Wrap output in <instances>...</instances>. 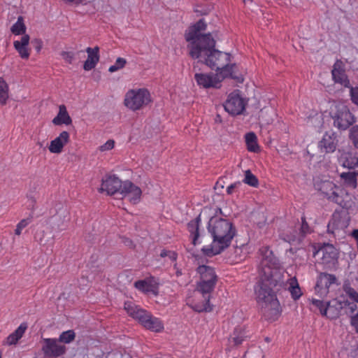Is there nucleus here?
<instances>
[{"label":"nucleus","instance_id":"1","mask_svg":"<svg viewBox=\"0 0 358 358\" xmlns=\"http://www.w3.org/2000/svg\"><path fill=\"white\" fill-rule=\"evenodd\" d=\"M206 27L205 20L201 19L186 30L185 38L189 56L193 59H203L208 67L223 76L222 78L232 77L236 65L230 64V54L215 49L216 42L212 35L201 34Z\"/></svg>","mask_w":358,"mask_h":358},{"label":"nucleus","instance_id":"2","mask_svg":"<svg viewBox=\"0 0 358 358\" xmlns=\"http://www.w3.org/2000/svg\"><path fill=\"white\" fill-rule=\"evenodd\" d=\"M280 283V274L277 270H260L254 287L257 304L266 320L275 321L281 310L275 288Z\"/></svg>","mask_w":358,"mask_h":358},{"label":"nucleus","instance_id":"3","mask_svg":"<svg viewBox=\"0 0 358 358\" xmlns=\"http://www.w3.org/2000/svg\"><path fill=\"white\" fill-rule=\"evenodd\" d=\"M208 229L213 237V241L210 245L202 249L208 256L218 255L227 248L236 231L231 222L217 217H212L210 220Z\"/></svg>","mask_w":358,"mask_h":358},{"label":"nucleus","instance_id":"4","mask_svg":"<svg viewBox=\"0 0 358 358\" xmlns=\"http://www.w3.org/2000/svg\"><path fill=\"white\" fill-rule=\"evenodd\" d=\"M199 279L196 281L195 292L201 295L202 301L194 302L189 299L187 303L191 308L198 312H211L213 306L210 301L212 297V293L215 289L217 282L218 277L214 270H199Z\"/></svg>","mask_w":358,"mask_h":358},{"label":"nucleus","instance_id":"5","mask_svg":"<svg viewBox=\"0 0 358 358\" xmlns=\"http://www.w3.org/2000/svg\"><path fill=\"white\" fill-rule=\"evenodd\" d=\"M152 96L150 91L145 87L129 90L124 95V105L131 111H137L148 106Z\"/></svg>","mask_w":358,"mask_h":358},{"label":"nucleus","instance_id":"6","mask_svg":"<svg viewBox=\"0 0 358 358\" xmlns=\"http://www.w3.org/2000/svg\"><path fill=\"white\" fill-rule=\"evenodd\" d=\"M311 304L315 309L319 310L320 314L327 316L330 319H334L340 315V310L347 306V302L342 301L337 299H333L328 302L322 300L313 299Z\"/></svg>","mask_w":358,"mask_h":358},{"label":"nucleus","instance_id":"7","mask_svg":"<svg viewBox=\"0 0 358 358\" xmlns=\"http://www.w3.org/2000/svg\"><path fill=\"white\" fill-rule=\"evenodd\" d=\"M315 187L320 191L328 200L334 202L340 206L344 201V190L337 186L332 181L322 180L315 183Z\"/></svg>","mask_w":358,"mask_h":358},{"label":"nucleus","instance_id":"8","mask_svg":"<svg viewBox=\"0 0 358 358\" xmlns=\"http://www.w3.org/2000/svg\"><path fill=\"white\" fill-rule=\"evenodd\" d=\"M334 125L340 129H346L355 122V116L344 104L339 103L334 106L331 112Z\"/></svg>","mask_w":358,"mask_h":358},{"label":"nucleus","instance_id":"9","mask_svg":"<svg viewBox=\"0 0 358 358\" xmlns=\"http://www.w3.org/2000/svg\"><path fill=\"white\" fill-rule=\"evenodd\" d=\"M313 256H321L322 264L328 267L334 266L337 260L338 252L337 249L329 243H324L313 245Z\"/></svg>","mask_w":358,"mask_h":358},{"label":"nucleus","instance_id":"10","mask_svg":"<svg viewBox=\"0 0 358 358\" xmlns=\"http://www.w3.org/2000/svg\"><path fill=\"white\" fill-rule=\"evenodd\" d=\"M220 73H197L194 75L196 84L202 88H220L221 82L225 78Z\"/></svg>","mask_w":358,"mask_h":358},{"label":"nucleus","instance_id":"11","mask_svg":"<svg viewBox=\"0 0 358 358\" xmlns=\"http://www.w3.org/2000/svg\"><path fill=\"white\" fill-rule=\"evenodd\" d=\"M338 285L335 275L327 273H321L317 278L315 286V294L321 298L325 297L329 292L331 286Z\"/></svg>","mask_w":358,"mask_h":358},{"label":"nucleus","instance_id":"12","mask_svg":"<svg viewBox=\"0 0 358 358\" xmlns=\"http://www.w3.org/2000/svg\"><path fill=\"white\" fill-rule=\"evenodd\" d=\"M123 182L115 175H106L102 178L99 192L101 193L106 192L108 195H114L116 193L120 194Z\"/></svg>","mask_w":358,"mask_h":358},{"label":"nucleus","instance_id":"13","mask_svg":"<svg viewBox=\"0 0 358 358\" xmlns=\"http://www.w3.org/2000/svg\"><path fill=\"white\" fill-rule=\"evenodd\" d=\"M245 107V103L243 99L236 92L229 94L224 104L225 110L232 115L241 114Z\"/></svg>","mask_w":358,"mask_h":358},{"label":"nucleus","instance_id":"14","mask_svg":"<svg viewBox=\"0 0 358 358\" xmlns=\"http://www.w3.org/2000/svg\"><path fill=\"white\" fill-rule=\"evenodd\" d=\"M134 286L144 294L157 296L159 294V282L157 279L152 276L136 281Z\"/></svg>","mask_w":358,"mask_h":358},{"label":"nucleus","instance_id":"15","mask_svg":"<svg viewBox=\"0 0 358 358\" xmlns=\"http://www.w3.org/2000/svg\"><path fill=\"white\" fill-rule=\"evenodd\" d=\"M120 194L133 204L138 203L141 199V189L129 180L124 181Z\"/></svg>","mask_w":358,"mask_h":358},{"label":"nucleus","instance_id":"16","mask_svg":"<svg viewBox=\"0 0 358 358\" xmlns=\"http://www.w3.org/2000/svg\"><path fill=\"white\" fill-rule=\"evenodd\" d=\"M261 256L259 268H280V261L268 246L259 249Z\"/></svg>","mask_w":358,"mask_h":358},{"label":"nucleus","instance_id":"17","mask_svg":"<svg viewBox=\"0 0 358 358\" xmlns=\"http://www.w3.org/2000/svg\"><path fill=\"white\" fill-rule=\"evenodd\" d=\"M331 75L334 81L340 84L344 87H350V83L345 73V64L340 60L337 59L333 66Z\"/></svg>","mask_w":358,"mask_h":358},{"label":"nucleus","instance_id":"18","mask_svg":"<svg viewBox=\"0 0 358 358\" xmlns=\"http://www.w3.org/2000/svg\"><path fill=\"white\" fill-rule=\"evenodd\" d=\"M124 308L130 317L137 320L141 325L150 313L130 301L124 302Z\"/></svg>","mask_w":358,"mask_h":358},{"label":"nucleus","instance_id":"19","mask_svg":"<svg viewBox=\"0 0 358 358\" xmlns=\"http://www.w3.org/2000/svg\"><path fill=\"white\" fill-rule=\"evenodd\" d=\"M350 218L345 213H334L328 224V231L334 233L336 230L345 229L349 224Z\"/></svg>","mask_w":358,"mask_h":358},{"label":"nucleus","instance_id":"20","mask_svg":"<svg viewBox=\"0 0 358 358\" xmlns=\"http://www.w3.org/2000/svg\"><path fill=\"white\" fill-rule=\"evenodd\" d=\"M338 140L334 132H326L319 142V148L322 152H334L337 147Z\"/></svg>","mask_w":358,"mask_h":358},{"label":"nucleus","instance_id":"21","mask_svg":"<svg viewBox=\"0 0 358 358\" xmlns=\"http://www.w3.org/2000/svg\"><path fill=\"white\" fill-rule=\"evenodd\" d=\"M69 133L66 131H63L57 137L50 141L48 150L51 153L59 154L63 151L64 147L69 142Z\"/></svg>","mask_w":358,"mask_h":358},{"label":"nucleus","instance_id":"22","mask_svg":"<svg viewBox=\"0 0 358 358\" xmlns=\"http://www.w3.org/2000/svg\"><path fill=\"white\" fill-rule=\"evenodd\" d=\"M30 37L28 34H24L20 39L14 41L13 47L22 59H28L31 49L29 48Z\"/></svg>","mask_w":358,"mask_h":358},{"label":"nucleus","instance_id":"23","mask_svg":"<svg viewBox=\"0 0 358 358\" xmlns=\"http://www.w3.org/2000/svg\"><path fill=\"white\" fill-rule=\"evenodd\" d=\"M45 345L43 348V350L46 355L58 357L65 353L66 347L59 344L56 339L46 338L45 339Z\"/></svg>","mask_w":358,"mask_h":358},{"label":"nucleus","instance_id":"24","mask_svg":"<svg viewBox=\"0 0 358 358\" xmlns=\"http://www.w3.org/2000/svg\"><path fill=\"white\" fill-rule=\"evenodd\" d=\"M341 155L338 157L339 164L349 169H355L358 165V157L351 151L339 150Z\"/></svg>","mask_w":358,"mask_h":358},{"label":"nucleus","instance_id":"25","mask_svg":"<svg viewBox=\"0 0 358 358\" xmlns=\"http://www.w3.org/2000/svg\"><path fill=\"white\" fill-rule=\"evenodd\" d=\"M86 52L87 53V58L84 63L83 69L85 71H90L93 69L99 61V48L96 46L94 48H87Z\"/></svg>","mask_w":358,"mask_h":358},{"label":"nucleus","instance_id":"26","mask_svg":"<svg viewBox=\"0 0 358 358\" xmlns=\"http://www.w3.org/2000/svg\"><path fill=\"white\" fill-rule=\"evenodd\" d=\"M248 337L246 329L242 327L234 329L229 338V343L232 346H238Z\"/></svg>","mask_w":358,"mask_h":358},{"label":"nucleus","instance_id":"27","mask_svg":"<svg viewBox=\"0 0 358 358\" xmlns=\"http://www.w3.org/2000/svg\"><path fill=\"white\" fill-rule=\"evenodd\" d=\"M52 124L56 126L62 124L70 125L72 123V119L70 117L65 105L62 104L59 106V112L53 118Z\"/></svg>","mask_w":358,"mask_h":358},{"label":"nucleus","instance_id":"28","mask_svg":"<svg viewBox=\"0 0 358 358\" xmlns=\"http://www.w3.org/2000/svg\"><path fill=\"white\" fill-rule=\"evenodd\" d=\"M27 329V323H21L14 332L7 336L3 344L9 346L16 345L24 334Z\"/></svg>","mask_w":358,"mask_h":358},{"label":"nucleus","instance_id":"29","mask_svg":"<svg viewBox=\"0 0 358 358\" xmlns=\"http://www.w3.org/2000/svg\"><path fill=\"white\" fill-rule=\"evenodd\" d=\"M142 326L155 332H161L164 329L163 322L159 318L154 317L151 313H150L148 318L143 321Z\"/></svg>","mask_w":358,"mask_h":358},{"label":"nucleus","instance_id":"30","mask_svg":"<svg viewBox=\"0 0 358 358\" xmlns=\"http://www.w3.org/2000/svg\"><path fill=\"white\" fill-rule=\"evenodd\" d=\"M201 215H199L197 217L191 220L187 224V229H188V231L190 233V235L192 238V243L194 245L199 243V226L201 224Z\"/></svg>","mask_w":358,"mask_h":358},{"label":"nucleus","instance_id":"31","mask_svg":"<svg viewBox=\"0 0 358 358\" xmlns=\"http://www.w3.org/2000/svg\"><path fill=\"white\" fill-rule=\"evenodd\" d=\"M287 289L291 294L292 298L294 301L298 300L301 296L302 292L296 277L289 278L287 281Z\"/></svg>","mask_w":358,"mask_h":358},{"label":"nucleus","instance_id":"32","mask_svg":"<svg viewBox=\"0 0 358 358\" xmlns=\"http://www.w3.org/2000/svg\"><path fill=\"white\" fill-rule=\"evenodd\" d=\"M245 138L248 151L252 152H258L259 151V146L257 143V138L255 133L250 132L246 134Z\"/></svg>","mask_w":358,"mask_h":358},{"label":"nucleus","instance_id":"33","mask_svg":"<svg viewBox=\"0 0 358 358\" xmlns=\"http://www.w3.org/2000/svg\"><path fill=\"white\" fill-rule=\"evenodd\" d=\"M160 257L164 259V262L166 263V266L174 268L176 266L177 254L176 252L172 250H162L160 253Z\"/></svg>","mask_w":358,"mask_h":358},{"label":"nucleus","instance_id":"34","mask_svg":"<svg viewBox=\"0 0 358 358\" xmlns=\"http://www.w3.org/2000/svg\"><path fill=\"white\" fill-rule=\"evenodd\" d=\"M357 175L355 172H344L340 176L346 187L355 189L357 187Z\"/></svg>","mask_w":358,"mask_h":358},{"label":"nucleus","instance_id":"35","mask_svg":"<svg viewBox=\"0 0 358 358\" xmlns=\"http://www.w3.org/2000/svg\"><path fill=\"white\" fill-rule=\"evenodd\" d=\"M55 219L57 220V229L59 231L66 230L68 227V223L70 221L69 213L67 210H64L62 215H57Z\"/></svg>","mask_w":358,"mask_h":358},{"label":"nucleus","instance_id":"36","mask_svg":"<svg viewBox=\"0 0 358 358\" xmlns=\"http://www.w3.org/2000/svg\"><path fill=\"white\" fill-rule=\"evenodd\" d=\"M26 26L24 23V18L22 16L17 17V22L10 27V31L15 36L26 34Z\"/></svg>","mask_w":358,"mask_h":358},{"label":"nucleus","instance_id":"37","mask_svg":"<svg viewBox=\"0 0 358 358\" xmlns=\"http://www.w3.org/2000/svg\"><path fill=\"white\" fill-rule=\"evenodd\" d=\"M8 98V86L7 83L0 78V105H5Z\"/></svg>","mask_w":358,"mask_h":358},{"label":"nucleus","instance_id":"38","mask_svg":"<svg viewBox=\"0 0 358 358\" xmlns=\"http://www.w3.org/2000/svg\"><path fill=\"white\" fill-rule=\"evenodd\" d=\"M243 182L253 187H257L259 185L257 178L250 170L245 172Z\"/></svg>","mask_w":358,"mask_h":358},{"label":"nucleus","instance_id":"39","mask_svg":"<svg viewBox=\"0 0 358 358\" xmlns=\"http://www.w3.org/2000/svg\"><path fill=\"white\" fill-rule=\"evenodd\" d=\"M76 337V334L73 330H68L62 332L59 338V341L64 343H70Z\"/></svg>","mask_w":358,"mask_h":358},{"label":"nucleus","instance_id":"40","mask_svg":"<svg viewBox=\"0 0 358 358\" xmlns=\"http://www.w3.org/2000/svg\"><path fill=\"white\" fill-rule=\"evenodd\" d=\"M343 290L351 301L358 303V292L354 288L350 285H345Z\"/></svg>","mask_w":358,"mask_h":358},{"label":"nucleus","instance_id":"41","mask_svg":"<svg viewBox=\"0 0 358 358\" xmlns=\"http://www.w3.org/2000/svg\"><path fill=\"white\" fill-rule=\"evenodd\" d=\"M349 137L354 146L358 149V125L353 126L350 129Z\"/></svg>","mask_w":358,"mask_h":358},{"label":"nucleus","instance_id":"42","mask_svg":"<svg viewBox=\"0 0 358 358\" xmlns=\"http://www.w3.org/2000/svg\"><path fill=\"white\" fill-rule=\"evenodd\" d=\"M31 222L30 219H22L20 220L16 226L15 234L17 236H20L22 234V231Z\"/></svg>","mask_w":358,"mask_h":358},{"label":"nucleus","instance_id":"43","mask_svg":"<svg viewBox=\"0 0 358 358\" xmlns=\"http://www.w3.org/2000/svg\"><path fill=\"white\" fill-rule=\"evenodd\" d=\"M61 56L66 63L72 64L75 57V54L72 52L63 51L61 53Z\"/></svg>","mask_w":358,"mask_h":358},{"label":"nucleus","instance_id":"44","mask_svg":"<svg viewBox=\"0 0 358 358\" xmlns=\"http://www.w3.org/2000/svg\"><path fill=\"white\" fill-rule=\"evenodd\" d=\"M114 146L115 141L112 139H109L103 145L99 147V150L101 152L108 151L112 150Z\"/></svg>","mask_w":358,"mask_h":358},{"label":"nucleus","instance_id":"45","mask_svg":"<svg viewBox=\"0 0 358 358\" xmlns=\"http://www.w3.org/2000/svg\"><path fill=\"white\" fill-rule=\"evenodd\" d=\"M349 88H350L351 100L353 103L358 106V86L355 87L350 86Z\"/></svg>","mask_w":358,"mask_h":358},{"label":"nucleus","instance_id":"46","mask_svg":"<svg viewBox=\"0 0 358 358\" xmlns=\"http://www.w3.org/2000/svg\"><path fill=\"white\" fill-rule=\"evenodd\" d=\"M301 233L302 236H304L306 234L310 233V229L309 225L307 223V222L306 221L305 218H302V223H301Z\"/></svg>","mask_w":358,"mask_h":358},{"label":"nucleus","instance_id":"47","mask_svg":"<svg viewBox=\"0 0 358 358\" xmlns=\"http://www.w3.org/2000/svg\"><path fill=\"white\" fill-rule=\"evenodd\" d=\"M350 324L355 331L358 333V310L351 316Z\"/></svg>","mask_w":358,"mask_h":358},{"label":"nucleus","instance_id":"48","mask_svg":"<svg viewBox=\"0 0 358 358\" xmlns=\"http://www.w3.org/2000/svg\"><path fill=\"white\" fill-rule=\"evenodd\" d=\"M27 197L28 199V208L31 210H34L36 208V199L31 195H27Z\"/></svg>","mask_w":358,"mask_h":358},{"label":"nucleus","instance_id":"49","mask_svg":"<svg viewBox=\"0 0 358 358\" xmlns=\"http://www.w3.org/2000/svg\"><path fill=\"white\" fill-rule=\"evenodd\" d=\"M282 239L289 243H294L295 242L299 243L300 241L299 238L297 237L296 234H293L292 236L286 235L282 238Z\"/></svg>","mask_w":358,"mask_h":358},{"label":"nucleus","instance_id":"50","mask_svg":"<svg viewBox=\"0 0 358 358\" xmlns=\"http://www.w3.org/2000/svg\"><path fill=\"white\" fill-rule=\"evenodd\" d=\"M127 64V61L125 59L122 57H118L115 63V65L118 67V69H121L124 67Z\"/></svg>","mask_w":358,"mask_h":358},{"label":"nucleus","instance_id":"51","mask_svg":"<svg viewBox=\"0 0 358 358\" xmlns=\"http://www.w3.org/2000/svg\"><path fill=\"white\" fill-rule=\"evenodd\" d=\"M241 185V182H236L231 184L229 186L227 187V193L228 194H231L234 192L235 188L239 187Z\"/></svg>","mask_w":358,"mask_h":358},{"label":"nucleus","instance_id":"52","mask_svg":"<svg viewBox=\"0 0 358 358\" xmlns=\"http://www.w3.org/2000/svg\"><path fill=\"white\" fill-rule=\"evenodd\" d=\"M34 43L35 44V45H34L35 50H36V52H39L43 46L42 41L41 39H36V40H34Z\"/></svg>","mask_w":358,"mask_h":358},{"label":"nucleus","instance_id":"53","mask_svg":"<svg viewBox=\"0 0 358 358\" xmlns=\"http://www.w3.org/2000/svg\"><path fill=\"white\" fill-rule=\"evenodd\" d=\"M118 67H117L115 64L110 66L108 69V71L110 72V73H113V72H115L117 71H118Z\"/></svg>","mask_w":358,"mask_h":358},{"label":"nucleus","instance_id":"54","mask_svg":"<svg viewBox=\"0 0 358 358\" xmlns=\"http://www.w3.org/2000/svg\"><path fill=\"white\" fill-rule=\"evenodd\" d=\"M124 243L126 245L129 246V247H132V246H133V243H132V241H131L130 239H129V238H125V240H124Z\"/></svg>","mask_w":358,"mask_h":358},{"label":"nucleus","instance_id":"55","mask_svg":"<svg viewBox=\"0 0 358 358\" xmlns=\"http://www.w3.org/2000/svg\"><path fill=\"white\" fill-rule=\"evenodd\" d=\"M198 268H204V269H206V268H210V266H206V265H201V266H199Z\"/></svg>","mask_w":358,"mask_h":358},{"label":"nucleus","instance_id":"56","mask_svg":"<svg viewBox=\"0 0 358 358\" xmlns=\"http://www.w3.org/2000/svg\"><path fill=\"white\" fill-rule=\"evenodd\" d=\"M353 353H354V355H353L354 357H356L357 356H358V349L355 350Z\"/></svg>","mask_w":358,"mask_h":358},{"label":"nucleus","instance_id":"57","mask_svg":"<svg viewBox=\"0 0 358 358\" xmlns=\"http://www.w3.org/2000/svg\"><path fill=\"white\" fill-rule=\"evenodd\" d=\"M181 275V272H180V271H177V275Z\"/></svg>","mask_w":358,"mask_h":358},{"label":"nucleus","instance_id":"58","mask_svg":"<svg viewBox=\"0 0 358 358\" xmlns=\"http://www.w3.org/2000/svg\"><path fill=\"white\" fill-rule=\"evenodd\" d=\"M266 341L267 342H268V341H269L268 338H266Z\"/></svg>","mask_w":358,"mask_h":358},{"label":"nucleus","instance_id":"59","mask_svg":"<svg viewBox=\"0 0 358 358\" xmlns=\"http://www.w3.org/2000/svg\"><path fill=\"white\" fill-rule=\"evenodd\" d=\"M289 252H292V248H291V249H289Z\"/></svg>","mask_w":358,"mask_h":358},{"label":"nucleus","instance_id":"60","mask_svg":"<svg viewBox=\"0 0 358 358\" xmlns=\"http://www.w3.org/2000/svg\"><path fill=\"white\" fill-rule=\"evenodd\" d=\"M357 358H358V357H357Z\"/></svg>","mask_w":358,"mask_h":358}]
</instances>
